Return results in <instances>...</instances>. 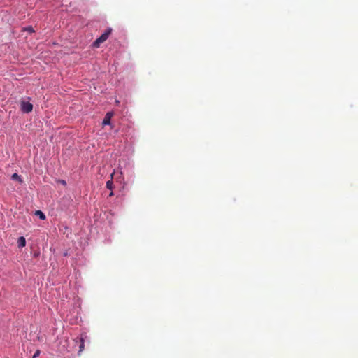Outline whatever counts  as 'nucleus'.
Instances as JSON below:
<instances>
[{"instance_id": "423d86ee", "label": "nucleus", "mask_w": 358, "mask_h": 358, "mask_svg": "<svg viewBox=\"0 0 358 358\" xmlns=\"http://www.w3.org/2000/svg\"><path fill=\"white\" fill-rule=\"evenodd\" d=\"M11 179L13 180H17L19 181L20 183L22 182V180L20 177V176H19L17 173H13L12 176H11Z\"/></svg>"}, {"instance_id": "9b49d317", "label": "nucleus", "mask_w": 358, "mask_h": 358, "mask_svg": "<svg viewBox=\"0 0 358 358\" xmlns=\"http://www.w3.org/2000/svg\"><path fill=\"white\" fill-rule=\"evenodd\" d=\"M113 196V192H111L110 193V194H109V196Z\"/></svg>"}, {"instance_id": "1a4fd4ad", "label": "nucleus", "mask_w": 358, "mask_h": 358, "mask_svg": "<svg viewBox=\"0 0 358 358\" xmlns=\"http://www.w3.org/2000/svg\"><path fill=\"white\" fill-rule=\"evenodd\" d=\"M24 31H27L29 33L34 32V30L32 27H27L23 29Z\"/></svg>"}, {"instance_id": "ddd939ff", "label": "nucleus", "mask_w": 358, "mask_h": 358, "mask_svg": "<svg viewBox=\"0 0 358 358\" xmlns=\"http://www.w3.org/2000/svg\"><path fill=\"white\" fill-rule=\"evenodd\" d=\"M32 358H34V357H32Z\"/></svg>"}, {"instance_id": "f8f14e48", "label": "nucleus", "mask_w": 358, "mask_h": 358, "mask_svg": "<svg viewBox=\"0 0 358 358\" xmlns=\"http://www.w3.org/2000/svg\"><path fill=\"white\" fill-rule=\"evenodd\" d=\"M62 184L65 185V184H66V182H65L64 180H62Z\"/></svg>"}, {"instance_id": "f03ea898", "label": "nucleus", "mask_w": 358, "mask_h": 358, "mask_svg": "<svg viewBox=\"0 0 358 358\" xmlns=\"http://www.w3.org/2000/svg\"><path fill=\"white\" fill-rule=\"evenodd\" d=\"M20 109L23 113H29L33 110V105L29 101L22 100L20 102Z\"/></svg>"}, {"instance_id": "0eeeda50", "label": "nucleus", "mask_w": 358, "mask_h": 358, "mask_svg": "<svg viewBox=\"0 0 358 358\" xmlns=\"http://www.w3.org/2000/svg\"><path fill=\"white\" fill-rule=\"evenodd\" d=\"M80 346H79V352L78 353L80 354V352L84 350V339L83 338H80Z\"/></svg>"}, {"instance_id": "20e7f679", "label": "nucleus", "mask_w": 358, "mask_h": 358, "mask_svg": "<svg viewBox=\"0 0 358 358\" xmlns=\"http://www.w3.org/2000/svg\"><path fill=\"white\" fill-rule=\"evenodd\" d=\"M17 245L19 248H23L26 245V239L23 236H20L18 238L17 241Z\"/></svg>"}, {"instance_id": "9d476101", "label": "nucleus", "mask_w": 358, "mask_h": 358, "mask_svg": "<svg viewBox=\"0 0 358 358\" xmlns=\"http://www.w3.org/2000/svg\"><path fill=\"white\" fill-rule=\"evenodd\" d=\"M40 353H41V351H40L39 350H37L35 352V353L34 354L33 357H34V358H36L37 357H38V356H39Z\"/></svg>"}, {"instance_id": "f257e3e1", "label": "nucleus", "mask_w": 358, "mask_h": 358, "mask_svg": "<svg viewBox=\"0 0 358 358\" xmlns=\"http://www.w3.org/2000/svg\"><path fill=\"white\" fill-rule=\"evenodd\" d=\"M112 32L111 28H108L105 32L101 34L94 43H93V47L94 48H99L101 43L105 42L109 36L110 35Z\"/></svg>"}, {"instance_id": "39448f33", "label": "nucleus", "mask_w": 358, "mask_h": 358, "mask_svg": "<svg viewBox=\"0 0 358 358\" xmlns=\"http://www.w3.org/2000/svg\"><path fill=\"white\" fill-rule=\"evenodd\" d=\"M111 179L106 182V187L111 190L113 187V173L110 175Z\"/></svg>"}, {"instance_id": "6e6552de", "label": "nucleus", "mask_w": 358, "mask_h": 358, "mask_svg": "<svg viewBox=\"0 0 358 358\" xmlns=\"http://www.w3.org/2000/svg\"><path fill=\"white\" fill-rule=\"evenodd\" d=\"M36 215H38L39 217L41 219V220H45V215H44V213L41 211V210H37L36 212Z\"/></svg>"}, {"instance_id": "7ed1b4c3", "label": "nucleus", "mask_w": 358, "mask_h": 358, "mask_svg": "<svg viewBox=\"0 0 358 358\" xmlns=\"http://www.w3.org/2000/svg\"><path fill=\"white\" fill-rule=\"evenodd\" d=\"M113 115V113L112 112H108L105 117H104V119L103 120V125H109L110 124V121H111V118Z\"/></svg>"}]
</instances>
